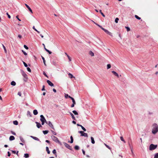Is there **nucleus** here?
Instances as JSON below:
<instances>
[{"instance_id": "nucleus-14", "label": "nucleus", "mask_w": 158, "mask_h": 158, "mask_svg": "<svg viewBox=\"0 0 158 158\" xmlns=\"http://www.w3.org/2000/svg\"><path fill=\"white\" fill-rule=\"evenodd\" d=\"M35 123H36V126L38 128H39L42 127L41 124L40 123H39L37 122H36Z\"/></svg>"}, {"instance_id": "nucleus-1", "label": "nucleus", "mask_w": 158, "mask_h": 158, "mask_svg": "<svg viewBox=\"0 0 158 158\" xmlns=\"http://www.w3.org/2000/svg\"><path fill=\"white\" fill-rule=\"evenodd\" d=\"M152 133L153 134H156L158 132V125L156 123H153L152 125Z\"/></svg>"}, {"instance_id": "nucleus-34", "label": "nucleus", "mask_w": 158, "mask_h": 158, "mask_svg": "<svg viewBox=\"0 0 158 158\" xmlns=\"http://www.w3.org/2000/svg\"><path fill=\"white\" fill-rule=\"evenodd\" d=\"M120 139L121 141H123L124 143H126V141H125V140L123 139V138L122 136H121L120 137Z\"/></svg>"}, {"instance_id": "nucleus-41", "label": "nucleus", "mask_w": 158, "mask_h": 158, "mask_svg": "<svg viewBox=\"0 0 158 158\" xmlns=\"http://www.w3.org/2000/svg\"><path fill=\"white\" fill-rule=\"evenodd\" d=\"M23 63L25 67H27L28 66L27 64L24 61H23Z\"/></svg>"}, {"instance_id": "nucleus-59", "label": "nucleus", "mask_w": 158, "mask_h": 158, "mask_svg": "<svg viewBox=\"0 0 158 158\" xmlns=\"http://www.w3.org/2000/svg\"><path fill=\"white\" fill-rule=\"evenodd\" d=\"M52 64L53 65H56V62L54 61H52Z\"/></svg>"}, {"instance_id": "nucleus-43", "label": "nucleus", "mask_w": 158, "mask_h": 158, "mask_svg": "<svg viewBox=\"0 0 158 158\" xmlns=\"http://www.w3.org/2000/svg\"><path fill=\"white\" fill-rule=\"evenodd\" d=\"M118 20H119L118 18H116L115 19V22L116 23H118Z\"/></svg>"}, {"instance_id": "nucleus-16", "label": "nucleus", "mask_w": 158, "mask_h": 158, "mask_svg": "<svg viewBox=\"0 0 158 158\" xmlns=\"http://www.w3.org/2000/svg\"><path fill=\"white\" fill-rule=\"evenodd\" d=\"M31 138H32V139H33L36 140H37V141H39V139L36 137H34V136H31Z\"/></svg>"}, {"instance_id": "nucleus-58", "label": "nucleus", "mask_w": 158, "mask_h": 158, "mask_svg": "<svg viewBox=\"0 0 158 158\" xmlns=\"http://www.w3.org/2000/svg\"><path fill=\"white\" fill-rule=\"evenodd\" d=\"M33 29L34 30H35V31H37V30L35 28V26H33V27H32Z\"/></svg>"}, {"instance_id": "nucleus-44", "label": "nucleus", "mask_w": 158, "mask_h": 158, "mask_svg": "<svg viewBox=\"0 0 158 158\" xmlns=\"http://www.w3.org/2000/svg\"><path fill=\"white\" fill-rule=\"evenodd\" d=\"M27 70L28 72H31V70L29 67H27Z\"/></svg>"}, {"instance_id": "nucleus-2", "label": "nucleus", "mask_w": 158, "mask_h": 158, "mask_svg": "<svg viewBox=\"0 0 158 158\" xmlns=\"http://www.w3.org/2000/svg\"><path fill=\"white\" fill-rule=\"evenodd\" d=\"M21 71L22 76L24 78L23 79V81L25 82L27 81L28 78L27 74L24 72L23 70H21Z\"/></svg>"}, {"instance_id": "nucleus-42", "label": "nucleus", "mask_w": 158, "mask_h": 158, "mask_svg": "<svg viewBox=\"0 0 158 158\" xmlns=\"http://www.w3.org/2000/svg\"><path fill=\"white\" fill-rule=\"evenodd\" d=\"M125 28H126L127 31H129L130 30V28L128 27H125Z\"/></svg>"}, {"instance_id": "nucleus-53", "label": "nucleus", "mask_w": 158, "mask_h": 158, "mask_svg": "<svg viewBox=\"0 0 158 158\" xmlns=\"http://www.w3.org/2000/svg\"><path fill=\"white\" fill-rule=\"evenodd\" d=\"M45 86L44 85H43V87H42V91H44V90H45Z\"/></svg>"}, {"instance_id": "nucleus-4", "label": "nucleus", "mask_w": 158, "mask_h": 158, "mask_svg": "<svg viewBox=\"0 0 158 158\" xmlns=\"http://www.w3.org/2000/svg\"><path fill=\"white\" fill-rule=\"evenodd\" d=\"M51 138L52 139V140L55 141V142L56 143H58L60 144V142L59 140L56 137L54 136H51Z\"/></svg>"}, {"instance_id": "nucleus-61", "label": "nucleus", "mask_w": 158, "mask_h": 158, "mask_svg": "<svg viewBox=\"0 0 158 158\" xmlns=\"http://www.w3.org/2000/svg\"><path fill=\"white\" fill-rule=\"evenodd\" d=\"M82 129L84 131H86V129L84 127H82Z\"/></svg>"}, {"instance_id": "nucleus-24", "label": "nucleus", "mask_w": 158, "mask_h": 158, "mask_svg": "<svg viewBox=\"0 0 158 158\" xmlns=\"http://www.w3.org/2000/svg\"><path fill=\"white\" fill-rule=\"evenodd\" d=\"M129 148L131 150V152L132 153H133V152L132 151V146L131 145V144L129 143Z\"/></svg>"}, {"instance_id": "nucleus-63", "label": "nucleus", "mask_w": 158, "mask_h": 158, "mask_svg": "<svg viewBox=\"0 0 158 158\" xmlns=\"http://www.w3.org/2000/svg\"><path fill=\"white\" fill-rule=\"evenodd\" d=\"M74 104V103H73V104L71 105V107H74V105L75 104Z\"/></svg>"}, {"instance_id": "nucleus-5", "label": "nucleus", "mask_w": 158, "mask_h": 158, "mask_svg": "<svg viewBox=\"0 0 158 158\" xmlns=\"http://www.w3.org/2000/svg\"><path fill=\"white\" fill-rule=\"evenodd\" d=\"M78 133L81 134V136H83L87 137H88V134L87 133H84V131H78Z\"/></svg>"}, {"instance_id": "nucleus-51", "label": "nucleus", "mask_w": 158, "mask_h": 158, "mask_svg": "<svg viewBox=\"0 0 158 158\" xmlns=\"http://www.w3.org/2000/svg\"><path fill=\"white\" fill-rule=\"evenodd\" d=\"M51 131H52V134L55 135H56V132H54V131H52V130H51Z\"/></svg>"}, {"instance_id": "nucleus-7", "label": "nucleus", "mask_w": 158, "mask_h": 158, "mask_svg": "<svg viewBox=\"0 0 158 158\" xmlns=\"http://www.w3.org/2000/svg\"><path fill=\"white\" fill-rule=\"evenodd\" d=\"M103 31H104L107 34H108L109 35H110L111 36H112V35L111 33L109 31L105 29H103Z\"/></svg>"}, {"instance_id": "nucleus-10", "label": "nucleus", "mask_w": 158, "mask_h": 158, "mask_svg": "<svg viewBox=\"0 0 158 158\" xmlns=\"http://www.w3.org/2000/svg\"><path fill=\"white\" fill-rule=\"evenodd\" d=\"M48 125L52 129H54V128L52 124V123H51L50 121H49L47 123Z\"/></svg>"}, {"instance_id": "nucleus-18", "label": "nucleus", "mask_w": 158, "mask_h": 158, "mask_svg": "<svg viewBox=\"0 0 158 158\" xmlns=\"http://www.w3.org/2000/svg\"><path fill=\"white\" fill-rule=\"evenodd\" d=\"M33 114L35 115H36L38 113V111L36 110H33Z\"/></svg>"}, {"instance_id": "nucleus-46", "label": "nucleus", "mask_w": 158, "mask_h": 158, "mask_svg": "<svg viewBox=\"0 0 158 158\" xmlns=\"http://www.w3.org/2000/svg\"><path fill=\"white\" fill-rule=\"evenodd\" d=\"M97 26H98L99 27H100L103 30V29H104V28L102 27L101 26L99 25V24L97 25Z\"/></svg>"}, {"instance_id": "nucleus-60", "label": "nucleus", "mask_w": 158, "mask_h": 158, "mask_svg": "<svg viewBox=\"0 0 158 158\" xmlns=\"http://www.w3.org/2000/svg\"><path fill=\"white\" fill-rule=\"evenodd\" d=\"M7 153H8V156H10L11 155V154H10V152H7Z\"/></svg>"}, {"instance_id": "nucleus-6", "label": "nucleus", "mask_w": 158, "mask_h": 158, "mask_svg": "<svg viewBox=\"0 0 158 158\" xmlns=\"http://www.w3.org/2000/svg\"><path fill=\"white\" fill-rule=\"evenodd\" d=\"M63 144L66 148L70 150H72V147L70 146L69 144L65 142H64Z\"/></svg>"}, {"instance_id": "nucleus-55", "label": "nucleus", "mask_w": 158, "mask_h": 158, "mask_svg": "<svg viewBox=\"0 0 158 158\" xmlns=\"http://www.w3.org/2000/svg\"><path fill=\"white\" fill-rule=\"evenodd\" d=\"M21 94H21V92H18V95H19V96H21Z\"/></svg>"}, {"instance_id": "nucleus-29", "label": "nucleus", "mask_w": 158, "mask_h": 158, "mask_svg": "<svg viewBox=\"0 0 158 158\" xmlns=\"http://www.w3.org/2000/svg\"><path fill=\"white\" fill-rule=\"evenodd\" d=\"M74 148L76 150H78L79 149V147L77 145H76L74 147Z\"/></svg>"}, {"instance_id": "nucleus-50", "label": "nucleus", "mask_w": 158, "mask_h": 158, "mask_svg": "<svg viewBox=\"0 0 158 158\" xmlns=\"http://www.w3.org/2000/svg\"><path fill=\"white\" fill-rule=\"evenodd\" d=\"M22 51L25 55L26 56L27 55V53L23 50H22Z\"/></svg>"}, {"instance_id": "nucleus-17", "label": "nucleus", "mask_w": 158, "mask_h": 158, "mask_svg": "<svg viewBox=\"0 0 158 158\" xmlns=\"http://www.w3.org/2000/svg\"><path fill=\"white\" fill-rule=\"evenodd\" d=\"M89 54L90 55L92 56H94V53L91 51H89Z\"/></svg>"}, {"instance_id": "nucleus-28", "label": "nucleus", "mask_w": 158, "mask_h": 158, "mask_svg": "<svg viewBox=\"0 0 158 158\" xmlns=\"http://www.w3.org/2000/svg\"><path fill=\"white\" fill-rule=\"evenodd\" d=\"M46 150L47 151V153L48 154H50V152L49 150V148H48V147H46Z\"/></svg>"}, {"instance_id": "nucleus-27", "label": "nucleus", "mask_w": 158, "mask_h": 158, "mask_svg": "<svg viewBox=\"0 0 158 158\" xmlns=\"http://www.w3.org/2000/svg\"><path fill=\"white\" fill-rule=\"evenodd\" d=\"M68 75L69 76V77L70 78H72L73 77H74L73 76V75L71 73H69L68 74Z\"/></svg>"}, {"instance_id": "nucleus-47", "label": "nucleus", "mask_w": 158, "mask_h": 158, "mask_svg": "<svg viewBox=\"0 0 158 158\" xmlns=\"http://www.w3.org/2000/svg\"><path fill=\"white\" fill-rule=\"evenodd\" d=\"M42 122V125H44L45 122L46 123H48V122L47 121H41Z\"/></svg>"}, {"instance_id": "nucleus-25", "label": "nucleus", "mask_w": 158, "mask_h": 158, "mask_svg": "<svg viewBox=\"0 0 158 158\" xmlns=\"http://www.w3.org/2000/svg\"><path fill=\"white\" fill-rule=\"evenodd\" d=\"M16 84L15 82L14 81H12L11 83V85L13 86H15V85Z\"/></svg>"}, {"instance_id": "nucleus-35", "label": "nucleus", "mask_w": 158, "mask_h": 158, "mask_svg": "<svg viewBox=\"0 0 158 158\" xmlns=\"http://www.w3.org/2000/svg\"><path fill=\"white\" fill-rule=\"evenodd\" d=\"M56 151L55 149H54L52 151V153L55 155H56V156H57L56 154Z\"/></svg>"}, {"instance_id": "nucleus-22", "label": "nucleus", "mask_w": 158, "mask_h": 158, "mask_svg": "<svg viewBox=\"0 0 158 158\" xmlns=\"http://www.w3.org/2000/svg\"><path fill=\"white\" fill-rule=\"evenodd\" d=\"M41 57H42V60H43L44 64V65H45V66H46V63H45V59H44V57H43V56H42Z\"/></svg>"}, {"instance_id": "nucleus-49", "label": "nucleus", "mask_w": 158, "mask_h": 158, "mask_svg": "<svg viewBox=\"0 0 158 158\" xmlns=\"http://www.w3.org/2000/svg\"><path fill=\"white\" fill-rule=\"evenodd\" d=\"M105 146H106V147L107 148H108L109 149H110V150L111 149V148H110V147H109V146L107 145H106V144L105 143Z\"/></svg>"}, {"instance_id": "nucleus-64", "label": "nucleus", "mask_w": 158, "mask_h": 158, "mask_svg": "<svg viewBox=\"0 0 158 158\" xmlns=\"http://www.w3.org/2000/svg\"><path fill=\"white\" fill-rule=\"evenodd\" d=\"M16 18L17 19L19 20V21H21V20L18 17V16H16Z\"/></svg>"}, {"instance_id": "nucleus-3", "label": "nucleus", "mask_w": 158, "mask_h": 158, "mask_svg": "<svg viewBox=\"0 0 158 158\" xmlns=\"http://www.w3.org/2000/svg\"><path fill=\"white\" fill-rule=\"evenodd\" d=\"M157 145H154L153 144H151L149 146V149L150 150H152L156 149L157 147Z\"/></svg>"}, {"instance_id": "nucleus-19", "label": "nucleus", "mask_w": 158, "mask_h": 158, "mask_svg": "<svg viewBox=\"0 0 158 158\" xmlns=\"http://www.w3.org/2000/svg\"><path fill=\"white\" fill-rule=\"evenodd\" d=\"M91 143L93 144H94L95 143V141L94 138L92 137H91Z\"/></svg>"}, {"instance_id": "nucleus-23", "label": "nucleus", "mask_w": 158, "mask_h": 158, "mask_svg": "<svg viewBox=\"0 0 158 158\" xmlns=\"http://www.w3.org/2000/svg\"><path fill=\"white\" fill-rule=\"evenodd\" d=\"M69 98L71 99V100H72L73 102V103L76 104L75 101L74 99L73 98H72V97H69Z\"/></svg>"}, {"instance_id": "nucleus-31", "label": "nucleus", "mask_w": 158, "mask_h": 158, "mask_svg": "<svg viewBox=\"0 0 158 158\" xmlns=\"http://www.w3.org/2000/svg\"><path fill=\"white\" fill-rule=\"evenodd\" d=\"M48 132V130L43 131V133L44 135L47 134Z\"/></svg>"}, {"instance_id": "nucleus-32", "label": "nucleus", "mask_w": 158, "mask_h": 158, "mask_svg": "<svg viewBox=\"0 0 158 158\" xmlns=\"http://www.w3.org/2000/svg\"><path fill=\"white\" fill-rule=\"evenodd\" d=\"M13 123L15 125H17L18 124V123L17 121L15 120L13 121Z\"/></svg>"}, {"instance_id": "nucleus-39", "label": "nucleus", "mask_w": 158, "mask_h": 158, "mask_svg": "<svg viewBox=\"0 0 158 158\" xmlns=\"http://www.w3.org/2000/svg\"><path fill=\"white\" fill-rule=\"evenodd\" d=\"M65 97L66 98H69V97H71L70 96H69L68 94H65Z\"/></svg>"}, {"instance_id": "nucleus-48", "label": "nucleus", "mask_w": 158, "mask_h": 158, "mask_svg": "<svg viewBox=\"0 0 158 158\" xmlns=\"http://www.w3.org/2000/svg\"><path fill=\"white\" fill-rule=\"evenodd\" d=\"M46 51L48 52L49 54H52V52H51L50 51H49L47 49V50H46Z\"/></svg>"}, {"instance_id": "nucleus-33", "label": "nucleus", "mask_w": 158, "mask_h": 158, "mask_svg": "<svg viewBox=\"0 0 158 158\" xmlns=\"http://www.w3.org/2000/svg\"><path fill=\"white\" fill-rule=\"evenodd\" d=\"M24 157H25L26 158H28L29 157V155L27 153H25L24 155Z\"/></svg>"}, {"instance_id": "nucleus-9", "label": "nucleus", "mask_w": 158, "mask_h": 158, "mask_svg": "<svg viewBox=\"0 0 158 158\" xmlns=\"http://www.w3.org/2000/svg\"><path fill=\"white\" fill-rule=\"evenodd\" d=\"M47 82L49 85L51 86H54V84L50 81L48 80Z\"/></svg>"}, {"instance_id": "nucleus-45", "label": "nucleus", "mask_w": 158, "mask_h": 158, "mask_svg": "<svg viewBox=\"0 0 158 158\" xmlns=\"http://www.w3.org/2000/svg\"><path fill=\"white\" fill-rule=\"evenodd\" d=\"M67 57L69 60V61H71V58L69 56L67 55Z\"/></svg>"}, {"instance_id": "nucleus-56", "label": "nucleus", "mask_w": 158, "mask_h": 158, "mask_svg": "<svg viewBox=\"0 0 158 158\" xmlns=\"http://www.w3.org/2000/svg\"><path fill=\"white\" fill-rule=\"evenodd\" d=\"M43 74L45 76H46V77H48V76H47V75L46 74V73L44 72H43Z\"/></svg>"}, {"instance_id": "nucleus-12", "label": "nucleus", "mask_w": 158, "mask_h": 158, "mask_svg": "<svg viewBox=\"0 0 158 158\" xmlns=\"http://www.w3.org/2000/svg\"><path fill=\"white\" fill-rule=\"evenodd\" d=\"M112 73L115 76H117L119 78V76L118 74L114 71H112Z\"/></svg>"}, {"instance_id": "nucleus-20", "label": "nucleus", "mask_w": 158, "mask_h": 158, "mask_svg": "<svg viewBox=\"0 0 158 158\" xmlns=\"http://www.w3.org/2000/svg\"><path fill=\"white\" fill-rule=\"evenodd\" d=\"M2 46L3 47V48L4 49V52L6 53H7V51L6 49V48L4 46V45L3 44H2Z\"/></svg>"}, {"instance_id": "nucleus-36", "label": "nucleus", "mask_w": 158, "mask_h": 158, "mask_svg": "<svg viewBox=\"0 0 158 158\" xmlns=\"http://www.w3.org/2000/svg\"><path fill=\"white\" fill-rule=\"evenodd\" d=\"M73 112L75 115H78V113L76 110H73Z\"/></svg>"}, {"instance_id": "nucleus-21", "label": "nucleus", "mask_w": 158, "mask_h": 158, "mask_svg": "<svg viewBox=\"0 0 158 158\" xmlns=\"http://www.w3.org/2000/svg\"><path fill=\"white\" fill-rule=\"evenodd\" d=\"M19 138H20V139L21 140V141L22 142V143H24L25 142V140H24V139H23L22 138V136H20L19 137Z\"/></svg>"}, {"instance_id": "nucleus-11", "label": "nucleus", "mask_w": 158, "mask_h": 158, "mask_svg": "<svg viewBox=\"0 0 158 158\" xmlns=\"http://www.w3.org/2000/svg\"><path fill=\"white\" fill-rule=\"evenodd\" d=\"M25 6H26V7L28 8V9L29 10V11L31 13H33V12L32 11V10L31 9V8H30V7L26 4H25Z\"/></svg>"}, {"instance_id": "nucleus-13", "label": "nucleus", "mask_w": 158, "mask_h": 158, "mask_svg": "<svg viewBox=\"0 0 158 158\" xmlns=\"http://www.w3.org/2000/svg\"><path fill=\"white\" fill-rule=\"evenodd\" d=\"M69 113L70 114V115H71V116H72V118H73V119L74 120H76L75 118L74 117L73 114L71 112H69Z\"/></svg>"}, {"instance_id": "nucleus-57", "label": "nucleus", "mask_w": 158, "mask_h": 158, "mask_svg": "<svg viewBox=\"0 0 158 158\" xmlns=\"http://www.w3.org/2000/svg\"><path fill=\"white\" fill-rule=\"evenodd\" d=\"M11 133H12L13 135H16V133H15V132H13V131H11Z\"/></svg>"}, {"instance_id": "nucleus-30", "label": "nucleus", "mask_w": 158, "mask_h": 158, "mask_svg": "<svg viewBox=\"0 0 158 158\" xmlns=\"http://www.w3.org/2000/svg\"><path fill=\"white\" fill-rule=\"evenodd\" d=\"M27 115H29L30 117H31V114L30 112L29 111H27Z\"/></svg>"}, {"instance_id": "nucleus-52", "label": "nucleus", "mask_w": 158, "mask_h": 158, "mask_svg": "<svg viewBox=\"0 0 158 158\" xmlns=\"http://www.w3.org/2000/svg\"><path fill=\"white\" fill-rule=\"evenodd\" d=\"M6 15H7V16H8V18H9V19H10L11 18V17H10V16L8 14V13H6Z\"/></svg>"}, {"instance_id": "nucleus-8", "label": "nucleus", "mask_w": 158, "mask_h": 158, "mask_svg": "<svg viewBox=\"0 0 158 158\" xmlns=\"http://www.w3.org/2000/svg\"><path fill=\"white\" fill-rule=\"evenodd\" d=\"M40 120L41 121H46L43 115H40Z\"/></svg>"}, {"instance_id": "nucleus-15", "label": "nucleus", "mask_w": 158, "mask_h": 158, "mask_svg": "<svg viewBox=\"0 0 158 158\" xmlns=\"http://www.w3.org/2000/svg\"><path fill=\"white\" fill-rule=\"evenodd\" d=\"M15 138L13 136H10L9 137V140L10 141H12L15 139Z\"/></svg>"}, {"instance_id": "nucleus-54", "label": "nucleus", "mask_w": 158, "mask_h": 158, "mask_svg": "<svg viewBox=\"0 0 158 158\" xmlns=\"http://www.w3.org/2000/svg\"><path fill=\"white\" fill-rule=\"evenodd\" d=\"M24 47L26 49H28V48L25 45H24Z\"/></svg>"}, {"instance_id": "nucleus-40", "label": "nucleus", "mask_w": 158, "mask_h": 158, "mask_svg": "<svg viewBox=\"0 0 158 158\" xmlns=\"http://www.w3.org/2000/svg\"><path fill=\"white\" fill-rule=\"evenodd\" d=\"M111 68V65L110 64H108L107 65V69H109Z\"/></svg>"}, {"instance_id": "nucleus-26", "label": "nucleus", "mask_w": 158, "mask_h": 158, "mask_svg": "<svg viewBox=\"0 0 158 158\" xmlns=\"http://www.w3.org/2000/svg\"><path fill=\"white\" fill-rule=\"evenodd\" d=\"M70 139H71V141L70 142L69 141V142H70L71 143H72L73 141V137L72 136H70Z\"/></svg>"}, {"instance_id": "nucleus-37", "label": "nucleus", "mask_w": 158, "mask_h": 158, "mask_svg": "<svg viewBox=\"0 0 158 158\" xmlns=\"http://www.w3.org/2000/svg\"><path fill=\"white\" fill-rule=\"evenodd\" d=\"M154 158H158V153H156L155 154Z\"/></svg>"}, {"instance_id": "nucleus-62", "label": "nucleus", "mask_w": 158, "mask_h": 158, "mask_svg": "<svg viewBox=\"0 0 158 158\" xmlns=\"http://www.w3.org/2000/svg\"><path fill=\"white\" fill-rule=\"evenodd\" d=\"M82 151L83 154L84 155H85V151L84 150L82 149Z\"/></svg>"}, {"instance_id": "nucleus-38", "label": "nucleus", "mask_w": 158, "mask_h": 158, "mask_svg": "<svg viewBox=\"0 0 158 158\" xmlns=\"http://www.w3.org/2000/svg\"><path fill=\"white\" fill-rule=\"evenodd\" d=\"M135 17L137 19L139 20H140L141 19V18L139 17L137 15H135Z\"/></svg>"}]
</instances>
